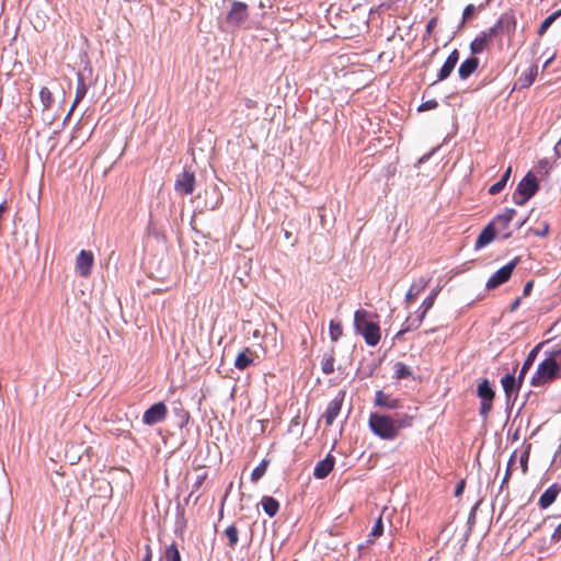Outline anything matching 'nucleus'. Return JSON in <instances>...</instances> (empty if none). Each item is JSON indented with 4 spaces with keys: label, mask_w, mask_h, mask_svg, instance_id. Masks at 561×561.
<instances>
[{
    "label": "nucleus",
    "mask_w": 561,
    "mask_h": 561,
    "mask_svg": "<svg viewBox=\"0 0 561 561\" xmlns=\"http://www.w3.org/2000/svg\"><path fill=\"white\" fill-rule=\"evenodd\" d=\"M561 378V345L547 352V357L539 363L530 379L533 387H543Z\"/></svg>",
    "instance_id": "nucleus-1"
},
{
    "label": "nucleus",
    "mask_w": 561,
    "mask_h": 561,
    "mask_svg": "<svg viewBox=\"0 0 561 561\" xmlns=\"http://www.w3.org/2000/svg\"><path fill=\"white\" fill-rule=\"evenodd\" d=\"M369 318L370 313L367 310H356L354 314V327L356 332L363 335L367 345L376 346L381 339L380 327Z\"/></svg>",
    "instance_id": "nucleus-2"
},
{
    "label": "nucleus",
    "mask_w": 561,
    "mask_h": 561,
    "mask_svg": "<svg viewBox=\"0 0 561 561\" xmlns=\"http://www.w3.org/2000/svg\"><path fill=\"white\" fill-rule=\"evenodd\" d=\"M368 425L371 432L381 439L392 440L398 436V426L390 415L371 413Z\"/></svg>",
    "instance_id": "nucleus-3"
},
{
    "label": "nucleus",
    "mask_w": 561,
    "mask_h": 561,
    "mask_svg": "<svg viewBox=\"0 0 561 561\" xmlns=\"http://www.w3.org/2000/svg\"><path fill=\"white\" fill-rule=\"evenodd\" d=\"M249 19V7L245 2L234 0L227 12L221 28L225 31H236Z\"/></svg>",
    "instance_id": "nucleus-4"
},
{
    "label": "nucleus",
    "mask_w": 561,
    "mask_h": 561,
    "mask_svg": "<svg viewBox=\"0 0 561 561\" xmlns=\"http://www.w3.org/2000/svg\"><path fill=\"white\" fill-rule=\"evenodd\" d=\"M438 293H439V288H434L431 291V294L421 304V306L419 308V311H417V316L415 318L408 317L405 319V321L403 323V328L396 335L397 337L403 335L404 333H407V332H409L411 330L417 329L422 324V322L425 319L427 312L433 307Z\"/></svg>",
    "instance_id": "nucleus-5"
},
{
    "label": "nucleus",
    "mask_w": 561,
    "mask_h": 561,
    "mask_svg": "<svg viewBox=\"0 0 561 561\" xmlns=\"http://www.w3.org/2000/svg\"><path fill=\"white\" fill-rule=\"evenodd\" d=\"M539 190L537 178L528 172L523 180L518 183L514 194L513 201L516 205H524L529 201Z\"/></svg>",
    "instance_id": "nucleus-6"
},
{
    "label": "nucleus",
    "mask_w": 561,
    "mask_h": 561,
    "mask_svg": "<svg viewBox=\"0 0 561 561\" xmlns=\"http://www.w3.org/2000/svg\"><path fill=\"white\" fill-rule=\"evenodd\" d=\"M517 20L513 10L502 13L496 23L490 27L495 37L507 35L512 37L515 34Z\"/></svg>",
    "instance_id": "nucleus-7"
},
{
    "label": "nucleus",
    "mask_w": 561,
    "mask_h": 561,
    "mask_svg": "<svg viewBox=\"0 0 561 561\" xmlns=\"http://www.w3.org/2000/svg\"><path fill=\"white\" fill-rule=\"evenodd\" d=\"M519 263V257L516 256L512 261H510L507 264L502 266L500 270H497L488 280L485 284L486 289L493 290L501 285L508 282L511 278L514 270L516 268L517 264Z\"/></svg>",
    "instance_id": "nucleus-8"
},
{
    "label": "nucleus",
    "mask_w": 561,
    "mask_h": 561,
    "mask_svg": "<svg viewBox=\"0 0 561 561\" xmlns=\"http://www.w3.org/2000/svg\"><path fill=\"white\" fill-rule=\"evenodd\" d=\"M174 190L180 195H190L195 190V174L193 171L184 169L174 183Z\"/></svg>",
    "instance_id": "nucleus-9"
},
{
    "label": "nucleus",
    "mask_w": 561,
    "mask_h": 561,
    "mask_svg": "<svg viewBox=\"0 0 561 561\" xmlns=\"http://www.w3.org/2000/svg\"><path fill=\"white\" fill-rule=\"evenodd\" d=\"M516 215V210L513 208H506L502 214L497 215L490 224H494V228H496V233L502 232L503 239H508L512 237V232L508 230V227Z\"/></svg>",
    "instance_id": "nucleus-10"
},
{
    "label": "nucleus",
    "mask_w": 561,
    "mask_h": 561,
    "mask_svg": "<svg viewBox=\"0 0 561 561\" xmlns=\"http://www.w3.org/2000/svg\"><path fill=\"white\" fill-rule=\"evenodd\" d=\"M168 414L167 405L163 402H157L147 409L142 415V422L146 425H153L162 422Z\"/></svg>",
    "instance_id": "nucleus-11"
},
{
    "label": "nucleus",
    "mask_w": 561,
    "mask_h": 561,
    "mask_svg": "<svg viewBox=\"0 0 561 561\" xmlns=\"http://www.w3.org/2000/svg\"><path fill=\"white\" fill-rule=\"evenodd\" d=\"M496 38L491 30H486L481 32L479 35L474 37V39L470 43V51L472 55H479L488 49L493 39Z\"/></svg>",
    "instance_id": "nucleus-12"
},
{
    "label": "nucleus",
    "mask_w": 561,
    "mask_h": 561,
    "mask_svg": "<svg viewBox=\"0 0 561 561\" xmlns=\"http://www.w3.org/2000/svg\"><path fill=\"white\" fill-rule=\"evenodd\" d=\"M94 264V255L91 251L81 250L76 259V268L80 276L88 277Z\"/></svg>",
    "instance_id": "nucleus-13"
},
{
    "label": "nucleus",
    "mask_w": 561,
    "mask_h": 561,
    "mask_svg": "<svg viewBox=\"0 0 561 561\" xmlns=\"http://www.w3.org/2000/svg\"><path fill=\"white\" fill-rule=\"evenodd\" d=\"M524 379H519L515 377L513 374H506L501 379V385L505 392L507 399H511L513 396H517Z\"/></svg>",
    "instance_id": "nucleus-14"
},
{
    "label": "nucleus",
    "mask_w": 561,
    "mask_h": 561,
    "mask_svg": "<svg viewBox=\"0 0 561 561\" xmlns=\"http://www.w3.org/2000/svg\"><path fill=\"white\" fill-rule=\"evenodd\" d=\"M335 465V458L331 454H328L327 457L322 460H320L314 469H313V476L317 479H324L327 478L330 472L333 470Z\"/></svg>",
    "instance_id": "nucleus-15"
},
{
    "label": "nucleus",
    "mask_w": 561,
    "mask_h": 561,
    "mask_svg": "<svg viewBox=\"0 0 561 561\" xmlns=\"http://www.w3.org/2000/svg\"><path fill=\"white\" fill-rule=\"evenodd\" d=\"M342 403H343V396L336 397L329 402L327 410L323 414V419H324L327 426H331L333 424L334 420L341 412Z\"/></svg>",
    "instance_id": "nucleus-16"
},
{
    "label": "nucleus",
    "mask_w": 561,
    "mask_h": 561,
    "mask_svg": "<svg viewBox=\"0 0 561 561\" xmlns=\"http://www.w3.org/2000/svg\"><path fill=\"white\" fill-rule=\"evenodd\" d=\"M375 405L386 408L389 410H396L401 407V401L397 398H392L390 394L385 393L382 390H377L375 393Z\"/></svg>",
    "instance_id": "nucleus-17"
},
{
    "label": "nucleus",
    "mask_w": 561,
    "mask_h": 561,
    "mask_svg": "<svg viewBox=\"0 0 561 561\" xmlns=\"http://www.w3.org/2000/svg\"><path fill=\"white\" fill-rule=\"evenodd\" d=\"M561 491V485L558 483L551 484L539 497L538 505L541 510L548 508L558 497Z\"/></svg>",
    "instance_id": "nucleus-18"
},
{
    "label": "nucleus",
    "mask_w": 561,
    "mask_h": 561,
    "mask_svg": "<svg viewBox=\"0 0 561 561\" xmlns=\"http://www.w3.org/2000/svg\"><path fill=\"white\" fill-rule=\"evenodd\" d=\"M458 60H459V53L457 49H454L449 54L447 59L445 60L442 68L439 69L437 80L443 81V80L447 79L450 76V73L453 72L454 68L456 67Z\"/></svg>",
    "instance_id": "nucleus-19"
},
{
    "label": "nucleus",
    "mask_w": 561,
    "mask_h": 561,
    "mask_svg": "<svg viewBox=\"0 0 561 561\" xmlns=\"http://www.w3.org/2000/svg\"><path fill=\"white\" fill-rule=\"evenodd\" d=\"M496 237V228H494V224H488L483 230L480 232L476 240L474 248L477 250L486 247L491 243Z\"/></svg>",
    "instance_id": "nucleus-20"
},
{
    "label": "nucleus",
    "mask_w": 561,
    "mask_h": 561,
    "mask_svg": "<svg viewBox=\"0 0 561 561\" xmlns=\"http://www.w3.org/2000/svg\"><path fill=\"white\" fill-rule=\"evenodd\" d=\"M254 362V352L249 347H245L241 353H239L234 360V367L239 370L247 369Z\"/></svg>",
    "instance_id": "nucleus-21"
},
{
    "label": "nucleus",
    "mask_w": 561,
    "mask_h": 561,
    "mask_svg": "<svg viewBox=\"0 0 561 561\" xmlns=\"http://www.w3.org/2000/svg\"><path fill=\"white\" fill-rule=\"evenodd\" d=\"M479 67V59L477 57H469L461 62L458 75L461 79L469 78Z\"/></svg>",
    "instance_id": "nucleus-22"
},
{
    "label": "nucleus",
    "mask_w": 561,
    "mask_h": 561,
    "mask_svg": "<svg viewBox=\"0 0 561 561\" xmlns=\"http://www.w3.org/2000/svg\"><path fill=\"white\" fill-rule=\"evenodd\" d=\"M538 75V66L533 65L525 70L518 78L519 88H529L536 80Z\"/></svg>",
    "instance_id": "nucleus-23"
},
{
    "label": "nucleus",
    "mask_w": 561,
    "mask_h": 561,
    "mask_svg": "<svg viewBox=\"0 0 561 561\" xmlns=\"http://www.w3.org/2000/svg\"><path fill=\"white\" fill-rule=\"evenodd\" d=\"M427 286V280L421 278L419 283L412 284L409 290L405 294L404 300L408 305L412 304L417 296L425 289Z\"/></svg>",
    "instance_id": "nucleus-24"
},
{
    "label": "nucleus",
    "mask_w": 561,
    "mask_h": 561,
    "mask_svg": "<svg viewBox=\"0 0 561 561\" xmlns=\"http://www.w3.org/2000/svg\"><path fill=\"white\" fill-rule=\"evenodd\" d=\"M477 394L481 401H493L495 398V392L488 379H483L478 385Z\"/></svg>",
    "instance_id": "nucleus-25"
},
{
    "label": "nucleus",
    "mask_w": 561,
    "mask_h": 561,
    "mask_svg": "<svg viewBox=\"0 0 561 561\" xmlns=\"http://www.w3.org/2000/svg\"><path fill=\"white\" fill-rule=\"evenodd\" d=\"M392 369H393V378L397 380L413 377L412 368L402 362L394 363L392 366Z\"/></svg>",
    "instance_id": "nucleus-26"
},
{
    "label": "nucleus",
    "mask_w": 561,
    "mask_h": 561,
    "mask_svg": "<svg viewBox=\"0 0 561 561\" xmlns=\"http://www.w3.org/2000/svg\"><path fill=\"white\" fill-rule=\"evenodd\" d=\"M264 512L270 516L274 517L279 511V503L273 496H263L261 500Z\"/></svg>",
    "instance_id": "nucleus-27"
},
{
    "label": "nucleus",
    "mask_w": 561,
    "mask_h": 561,
    "mask_svg": "<svg viewBox=\"0 0 561 561\" xmlns=\"http://www.w3.org/2000/svg\"><path fill=\"white\" fill-rule=\"evenodd\" d=\"M87 91H88L87 84L84 83L82 76L79 75L77 90H76V98H75L71 108L69 111V115L73 112V110L77 107L79 102L85 96Z\"/></svg>",
    "instance_id": "nucleus-28"
},
{
    "label": "nucleus",
    "mask_w": 561,
    "mask_h": 561,
    "mask_svg": "<svg viewBox=\"0 0 561 561\" xmlns=\"http://www.w3.org/2000/svg\"><path fill=\"white\" fill-rule=\"evenodd\" d=\"M539 346H536L534 350L530 351V353L528 354L527 358L525 359V362L523 363V366H522V369L519 371V379H524L527 371L530 369V367L533 366L534 362H535V358L537 356V350H538Z\"/></svg>",
    "instance_id": "nucleus-29"
},
{
    "label": "nucleus",
    "mask_w": 561,
    "mask_h": 561,
    "mask_svg": "<svg viewBox=\"0 0 561 561\" xmlns=\"http://www.w3.org/2000/svg\"><path fill=\"white\" fill-rule=\"evenodd\" d=\"M225 536L228 539L230 548H234L239 541V529L236 525H230L225 529Z\"/></svg>",
    "instance_id": "nucleus-30"
},
{
    "label": "nucleus",
    "mask_w": 561,
    "mask_h": 561,
    "mask_svg": "<svg viewBox=\"0 0 561 561\" xmlns=\"http://www.w3.org/2000/svg\"><path fill=\"white\" fill-rule=\"evenodd\" d=\"M530 449H531V444H527L520 451H519V465H520V468H522V472L524 474L527 473L528 471V460H529V456H530Z\"/></svg>",
    "instance_id": "nucleus-31"
},
{
    "label": "nucleus",
    "mask_w": 561,
    "mask_h": 561,
    "mask_svg": "<svg viewBox=\"0 0 561 561\" xmlns=\"http://www.w3.org/2000/svg\"><path fill=\"white\" fill-rule=\"evenodd\" d=\"M561 16V9L550 14L548 18H546L539 28H538V35L542 36L547 30L550 27V25L559 18Z\"/></svg>",
    "instance_id": "nucleus-32"
},
{
    "label": "nucleus",
    "mask_w": 561,
    "mask_h": 561,
    "mask_svg": "<svg viewBox=\"0 0 561 561\" xmlns=\"http://www.w3.org/2000/svg\"><path fill=\"white\" fill-rule=\"evenodd\" d=\"M268 466V460L264 459L262 462L255 467L251 472V481H259L266 472Z\"/></svg>",
    "instance_id": "nucleus-33"
},
{
    "label": "nucleus",
    "mask_w": 561,
    "mask_h": 561,
    "mask_svg": "<svg viewBox=\"0 0 561 561\" xmlns=\"http://www.w3.org/2000/svg\"><path fill=\"white\" fill-rule=\"evenodd\" d=\"M39 98L43 104L44 110H47L51 106L54 98L50 90L46 87H43L39 91Z\"/></svg>",
    "instance_id": "nucleus-34"
},
{
    "label": "nucleus",
    "mask_w": 561,
    "mask_h": 561,
    "mask_svg": "<svg viewBox=\"0 0 561 561\" xmlns=\"http://www.w3.org/2000/svg\"><path fill=\"white\" fill-rule=\"evenodd\" d=\"M343 334V329L340 322L334 320L330 321V337L333 342H336Z\"/></svg>",
    "instance_id": "nucleus-35"
},
{
    "label": "nucleus",
    "mask_w": 561,
    "mask_h": 561,
    "mask_svg": "<svg viewBox=\"0 0 561 561\" xmlns=\"http://www.w3.org/2000/svg\"><path fill=\"white\" fill-rule=\"evenodd\" d=\"M334 356L329 355L327 357H323L321 360V369L325 375H330L334 371Z\"/></svg>",
    "instance_id": "nucleus-36"
},
{
    "label": "nucleus",
    "mask_w": 561,
    "mask_h": 561,
    "mask_svg": "<svg viewBox=\"0 0 561 561\" xmlns=\"http://www.w3.org/2000/svg\"><path fill=\"white\" fill-rule=\"evenodd\" d=\"M413 416L403 414L398 419H394V424L398 426V433L401 428L410 427L413 424Z\"/></svg>",
    "instance_id": "nucleus-37"
},
{
    "label": "nucleus",
    "mask_w": 561,
    "mask_h": 561,
    "mask_svg": "<svg viewBox=\"0 0 561 561\" xmlns=\"http://www.w3.org/2000/svg\"><path fill=\"white\" fill-rule=\"evenodd\" d=\"M165 559L167 561H181V554L178 547L172 543L165 550Z\"/></svg>",
    "instance_id": "nucleus-38"
},
{
    "label": "nucleus",
    "mask_w": 561,
    "mask_h": 561,
    "mask_svg": "<svg viewBox=\"0 0 561 561\" xmlns=\"http://www.w3.org/2000/svg\"><path fill=\"white\" fill-rule=\"evenodd\" d=\"M517 454H518V450H515V451L512 454V456H511V458H510V460H508L507 468H506V472H505V476H504V479H503V481H502V485H501V488H502V489H503V486L508 482V480H510V478H511V476H512V471H513V463H514V461H515V459H516V457H517Z\"/></svg>",
    "instance_id": "nucleus-39"
},
{
    "label": "nucleus",
    "mask_w": 561,
    "mask_h": 561,
    "mask_svg": "<svg viewBox=\"0 0 561 561\" xmlns=\"http://www.w3.org/2000/svg\"><path fill=\"white\" fill-rule=\"evenodd\" d=\"M493 409V401H481L479 413L483 419H486Z\"/></svg>",
    "instance_id": "nucleus-40"
},
{
    "label": "nucleus",
    "mask_w": 561,
    "mask_h": 561,
    "mask_svg": "<svg viewBox=\"0 0 561 561\" xmlns=\"http://www.w3.org/2000/svg\"><path fill=\"white\" fill-rule=\"evenodd\" d=\"M382 533H383L382 518L379 517L376 520V523H375V525H374V527H373V529H371V531L369 534V537L377 538V537L381 536Z\"/></svg>",
    "instance_id": "nucleus-41"
},
{
    "label": "nucleus",
    "mask_w": 561,
    "mask_h": 561,
    "mask_svg": "<svg viewBox=\"0 0 561 561\" xmlns=\"http://www.w3.org/2000/svg\"><path fill=\"white\" fill-rule=\"evenodd\" d=\"M474 12H476V7L473 4H468L463 9V12H462V23L470 20L474 15Z\"/></svg>",
    "instance_id": "nucleus-42"
},
{
    "label": "nucleus",
    "mask_w": 561,
    "mask_h": 561,
    "mask_svg": "<svg viewBox=\"0 0 561 561\" xmlns=\"http://www.w3.org/2000/svg\"><path fill=\"white\" fill-rule=\"evenodd\" d=\"M437 106H438V102L436 100H428L426 102H423L419 106V111L420 112L430 111V110L436 108Z\"/></svg>",
    "instance_id": "nucleus-43"
},
{
    "label": "nucleus",
    "mask_w": 561,
    "mask_h": 561,
    "mask_svg": "<svg viewBox=\"0 0 561 561\" xmlns=\"http://www.w3.org/2000/svg\"><path fill=\"white\" fill-rule=\"evenodd\" d=\"M505 185H506V184H505L504 182H502V181H497L496 183H494L493 185H491V186H490V188H489V193H490L491 195H496V194H499L500 192H502V191H503V188L505 187Z\"/></svg>",
    "instance_id": "nucleus-44"
},
{
    "label": "nucleus",
    "mask_w": 561,
    "mask_h": 561,
    "mask_svg": "<svg viewBox=\"0 0 561 561\" xmlns=\"http://www.w3.org/2000/svg\"><path fill=\"white\" fill-rule=\"evenodd\" d=\"M437 16L432 18L426 24V34L431 35L437 25Z\"/></svg>",
    "instance_id": "nucleus-45"
},
{
    "label": "nucleus",
    "mask_w": 561,
    "mask_h": 561,
    "mask_svg": "<svg viewBox=\"0 0 561 561\" xmlns=\"http://www.w3.org/2000/svg\"><path fill=\"white\" fill-rule=\"evenodd\" d=\"M206 478H207V473L206 472H204L203 474L198 476L196 481L193 484V490L197 491L203 485V483L206 480Z\"/></svg>",
    "instance_id": "nucleus-46"
},
{
    "label": "nucleus",
    "mask_w": 561,
    "mask_h": 561,
    "mask_svg": "<svg viewBox=\"0 0 561 561\" xmlns=\"http://www.w3.org/2000/svg\"><path fill=\"white\" fill-rule=\"evenodd\" d=\"M465 488H466V481L465 480L459 481V483L456 485V489H455V496L456 497L460 496L463 493Z\"/></svg>",
    "instance_id": "nucleus-47"
},
{
    "label": "nucleus",
    "mask_w": 561,
    "mask_h": 561,
    "mask_svg": "<svg viewBox=\"0 0 561 561\" xmlns=\"http://www.w3.org/2000/svg\"><path fill=\"white\" fill-rule=\"evenodd\" d=\"M533 287H534V280H528L525 286H524V289H523V296L524 297H527L530 295L531 290H533Z\"/></svg>",
    "instance_id": "nucleus-48"
},
{
    "label": "nucleus",
    "mask_w": 561,
    "mask_h": 561,
    "mask_svg": "<svg viewBox=\"0 0 561 561\" xmlns=\"http://www.w3.org/2000/svg\"><path fill=\"white\" fill-rule=\"evenodd\" d=\"M551 540L554 542H559L561 540V524L554 529L551 535Z\"/></svg>",
    "instance_id": "nucleus-49"
},
{
    "label": "nucleus",
    "mask_w": 561,
    "mask_h": 561,
    "mask_svg": "<svg viewBox=\"0 0 561 561\" xmlns=\"http://www.w3.org/2000/svg\"><path fill=\"white\" fill-rule=\"evenodd\" d=\"M536 236H539V237H545L548 234L549 232V226L546 224L543 229H539V230H530Z\"/></svg>",
    "instance_id": "nucleus-50"
},
{
    "label": "nucleus",
    "mask_w": 561,
    "mask_h": 561,
    "mask_svg": "<svg viewBox=\"0 0 561 561\" xmlns=\"http://www.w3.org/2000/svg\"><path fill=\"white\" fill-rule=\"evenodd\" d=\"M244 105L248 107V108H255L257 106V102L252 100V99H244Z\"/></svg>",
    "instance_id": "nucleus-51"
},
{
    "label": "nucleus",
    "mask_w": 561,
    "mask_h": 561,
    "mask_svg": "<svg viewBox=\"0 0 561 561\" xmlns=\"http://www.w3.org/2000/svg\"><path fill=\"white\" fill-rule=\"evenodd\" d=\"M511 173H512V167H508L506 169V171L504 172V174L502 175L500 181H502V182H504L506 184L508 179H510V176H511Z\"/></svg>",
    "instance_id": "nucleus-52"
},
{
    "label": "nucleus",
    "mask_w": 561,
    "mask_h": 561,
    "mask_svg": "<svg viewBox=\"0 0 561 561\" xmlns=\"http://www.w3.org/2000/svg\"><path fill=\"white\" fill-rule=\"evenodd\" d=\"M274 0H260V8H272Z\"/></svg>",
    "instance_id": "nucleus-53"
},
{
    "label": "nucleus",
    "mask_w": 561,
    "mask_h": 561,
    "mask_svg": "<svg viewBox=\"0 0 561 561\" xmlns=\"http://www.w3.org/2000/svg\"><path fill=\"white\" fill-rule=\"evenodd\" d=\"M554 152H556V154L558 157H561V138L559 139V141L554 146Z\"/></svg>",
    "instance_id": "nucleus-54"
},
{
    "label": "nucleus",
    "mask_w": 561,
    "mask_h": 561,
    "mask_svg": "<svg viewBox=\"0 0 561 561\" xmlns=\"http://www.w3.org/2000/svg\"><path fill=\"white\" fill-rule=\"evenodd\" d=\"M520 305V298H516L512 305H511V311H514L518 308V306Z\"/></svg>",
    "instance_id": "nucleus-55"
},
{
    "label": "nucleus",
    "mask_w": 561,
    "mask_h": 561,
    "mask_svg": "<svg viewBox=\"0 0 561 561\" xmlns=\"http://www.w3.org/2000/svg\"><path fill=\"white\" fill-rule=\"evenodd\" d=\"M142 561H151V550L149 546H147V553L144 557Z\"/></svg>",
    "instance_id": "nucleus-56"
},
{
    "label": "nucleus",
    "mask_w": 561,
    "mask_h": 561,
    "mask_svg": "<svg viewBox=\"0 0 561 561\" xmlns=\"http://www.w3.org/2000/svg\"><path fill=\"white\" fill-rule=\"evenodd\" d=\"M252 335H253V337H254V339H259V337L261 336V332H260V330H257V329H256V330H254V331H253V333H252Z\"/></svg>",
    "instance_id": "nucleus-57"
},
{
    "label": "nucleus",
    "mask_w": 561,
    "mask_h": 561,
    "mask_svg": "<svg viewBox=\"0 0 561 561\" xmlns=\"http://www.w3.org/2000/svg\"><path fill=\"white\" fill-rule=\"evenodd\" d=\"M525 222H526V219H524V220H518V222H517V228H518V229H519V228H522V227L525 225Z\"/></svg>",
    "instance_id": "nucleus-58"
},
{
    "label": "nucleus",
    "mask_w": 561,
    "mask_h": 561,
    "mask_svg": "<svg viewBox=\"0 0 561 561\" xmlns=\"http://www.w3.org/2000/svg\"><path fill=\"white\" fill-rule=\"evenodd\" d=\"M553 57H550L545 64H543V69L547 68L549 66V64L552 61Z\"/></svg>",
    "instance_id": "nucleus-59"
},
{
    "label": "nucleus",
    "mask_w": 561,
    "mask_h": 561,
    "mask_svg": "<svg viewBox=\"0 0 561 561\" xmlns=\"http://www.w3.org/2000/svg\"><path fill=\"white\" fill-rule=\"evenodd\" d=\"M231 488H232V483L229 484V488H228V490L226 491V494H225V499L228 496Z\"/></svg>",
    "instance_id": "nucleus-60"
},
{
    "label": "nucleus",
    "mask_w": 561,
    "mask_h": 561,
    "mask_svg": "<svg viewBox=\"0 0 561 561\" xmlns=\"http://www.w3.org/2000/svg\"><path fill=\"white\" fill-rule=\"evenodd\" d=\"M286 238H290V233L288 231L285 232Z\"/></svg>",
    "instance_id": "nucleus-61"
}]
</instances>
